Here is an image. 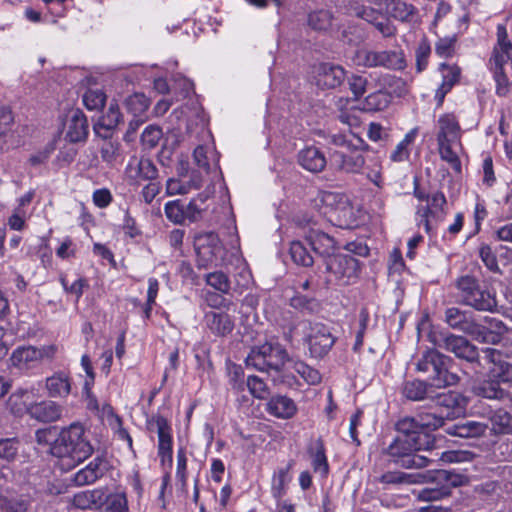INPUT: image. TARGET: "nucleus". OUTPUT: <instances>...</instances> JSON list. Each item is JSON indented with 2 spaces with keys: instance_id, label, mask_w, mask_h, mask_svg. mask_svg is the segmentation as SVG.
<instances>
[{
  "instance_id": "nucleus-52",
  "label": "nucleus",
  "mask_w": 512,
  "mask_h": 512,
  "mask_svg": "<svg viewBox=\"0 0 512 512\" xmlns=\"http://www.w3.org/2000/svg\"><path fill=\"white\" fill-rule=\"evenodd\" d=\"M106 510L108 512H127L128 503L125 493L117 492L113 494L106 493V499L104 502Z\"/></svg>"
},
{
  "instance_id": "nucleus-55",
  "label": "nucleus",
  "mask_w": 512,
  "mask_h": 512,
  "mask_svg": "<svg viewBox=\"0 0 512 512\" xmlns=\"http://www.w3.org/2000/svg\"><path fill=\"white\" fill-rule=\"evenodd\" d=\"M418 475L408 474L404 472L394 471L384 473L380 477V482L386 484H400V483H416L418 480L416 479Z\"/></svg>"
},
{
  "instance_id": "nucleus-50",
  "label": "nucleus",
  "mask_w": 512,
  "mask_h": 512,
  "mask_svg": "<svg viewBox=\"0 0 512 512\" xmlns=\"http://www.w3.org/2000/svg\"><path fill=\"white\" fill-rule=\"evenodd\" d=\"M416 133V130H411L405 135L404 139L397 144L395 150L390 155L392 161L402 162L409 157L408 147L414 141Z\"/></svg>"
},
{
  "instance_id": "nucleus-41",
  "label": "nucleus",
  "mask_w": 512,
  "mask_h": 512,
  "mask_svg": "<svg viewBox=\"0 0 512 512\" xmlns=\"http://www.w3.org/2000/svg\"><path fill=\"white\" fill-rule=\"evenodd\" d=\"M333 14L326 9L313 11L308 16V24L311 28L318 31L328 30L333 23Z\"/></svg>"
},
{
  "instance_id": "nucleus-18",
  "label": "nucleus",
  "mask_w": 512,
  "mask_h": 512,
  "mask_svg": "<svg viewBox=\"0 0 512 512\" xmlns=\"http://www.w3.org/2000/svg\"><path fill=\"white\" fill-rule=\"evenodd\" d=\"M151 425H155L158 435V455L162 463L166 460L172 462V435L171 426L163 416L153 417L150 421Z\"/></svg>"
},
{
  "instance_id": "nucleus-48",
  "label": "nucleus",
  "mask_w": 512,
  "mask_h": 512,
  "mask_svg": "<svg viewBox=\"0 0 512 512\" xmlns=\"http://www.w3.org/2000/svg\"><path fill=\"white\" fill-rule=\"evenodd\" d=\"M201 186V180L196 177L191 180L190 183H183L179 179L170 178L166 182V194L169 196L177 194H186L191 188H199Z\"/></svg>"
},
{
  "instance_id": "nucleus-58",
  "label": "nucleus",
  "mask_w": 512,
  "mask_h": 512,
  "mask_svg": "<svg viewBox=\"0 0 512 512\" xmlns=\"http://www.w3.org/2000/svg\"><path fill=\"white\" fill-rule=\"evenodd\" d=\"M249 389L250 393L258 399H263L267 395V386L264 381L257 376H249L246 380L245 387Z\"/></svg>"
},
{
  "instance_id": "nucleus-49",
  "label": "nucleus",
  "mask_w": 512,
  "mask_h": 512,
  "mask_svg": "<svg viewBox=\"0 0 512 512\" xmlns=\"http://www.w3.org/2000/svg\"><path fill=\"white\" fill-rule=\"evenodd\" d=\"M293 370L309 385H317L321 382V374L302 361H295Z\"/></svg>"
},
{
  "instance_id": "nucleus-37",
  "label": "nucleus",
  "mask_w": 512,
  "mask_h": 512,
  "mask_svg": "<svg viewBox=\"0 0 512 512\" xmlns=\"http://www.w3.org/2000/svg\"><path fill=\"white\" fill-rule=\"evenodd\" d=\"M439 412H426V413H419L416 415L417 421L420 425V428L422 431L425 430H435L444 424L445 419H449L446 416V413L448 411H451L452 408L447 409L446 407H440Z\"/></svg>"
},
{
  "instance_id": "nucleus-6",
  "label": "nucleus",
  "mask_w": 512,
  "mask_h": 512,
  "mask_svg": "<svg viewBox=\"0 0 512 512\" xmlns=\"http://www.w3.org/2000/svg\"><path fill=\"white\" fill-rule=\"evenodd\" d=\"M289 360L286 349L277 342H265L251 349L246 365L258 371H280Z\"/></svg>"
},
{
  "instance_id": "nucleus-64",
  "label": "nucleus",
  "mask_w": 512,
  "mask_h": 512,
  "mask_svg": "<svg viewBox=\"0 0 512 512\" xmlns=\"http://www.w3.org/2000/svg\"><path fill=\"white\" fill-rule=\"evenodd\" d=\"M350 90L356 99L361 97L366 91L367 79L359 76L353 75L348 80Z\"/></svg>"
},
{
  "instance_id": "nucleus-17",
  "label": "nucleus",
  "mask_w": 512,
  "mask_h": 512,
  "mask_svg": "<svg viewBox=\"0 0 512 512\" xmlns=\"http://www.w3.org/2000/svg\"><path fill=\"white\" fill-rule=\"evenodd\" d=\"M315 84L322 89H333L345 79V71L338 65L320 63L313 68Z\"/></svg>"
},
{
  "instance_id": "nucleus-60",
  "label": "nucleus",
  "mask_w": 512,
  "mask_h": 512,
  "mask_svg": "<svg viewBox=\"0 0 512 512\" xmlns=\"http://www.w3.org/2000/svg\"><path fill=\"white\" fill-rule=\"evenodd\" d=\"M443 71H447L448 74H444V81L437 92V95L441 93V97H444L459 78V71L455 67L443 66Z\"/></svg>"
},
{
  "instance_id": "nucleus-3",
  "label": "nucleus",
  "mask_w": 512,
  "mask_h": 512,
  "mask_svg": "<svg viewBox=\"0 0 512 512\" xmlns=\"http://www.w3.org/2000/svg\"><path fill=\"white\" fill-rule=\"evenodd\" d=\"M53 456L68 459L69 465H76L87 459L93 452V447L87 438L82 424L75 422L63 428L51 444Z\"/></svg>"
},
{
  "instance_id": "nucleus-27",
  "label": "nucleus",
  "mask_w": 512,
  "mask_h": 512,
  "mask_svg": "<svg viewBox=\"0 0 512 512\" xmlns=\"http://www.w3.org/2000/svg\"><path fill=\"white\" fill-rule=\"evenodd\" d=\"M298 163L305 170L318 173L325 168L327 161L325 155L317 147L309 146L299 151Z\"/></svg>"
},
{
  "instance_id": "nucleus-13",
  "label": "nucleus",
  "mask_w": 512,
  "mask_h": 512,
  "mask_svg": "<svg viewBox=\"0 0 512 512\" xmlns=\"http://www.w3.org/2000/svg\"><path fill=\"white\" fill-rule=\"evenodd\" d=\"M322 202L331 208V217L335 218L338 226L350 228L356 225L353 207L345 195L325 192L322 196Z\"/></svg>"
},
{
  "instance_id": "nucleus-34",
  "label": "nucleus",
  "mask_w": 512,
  "mask_h": 512,
  "mask_svg": "<svg viewBox=\"0 0 512 512\" xmlns=\"http://www.w3.org/2000/svg\"><path fill=\"white\" fill-rule=\"evenodd\" d=\"M45 387L50 397L65 398L71 392V381L66 374L60 372L48 377Z\"/></svg>"
},
{
  "instance_id": "nucleus-4",
  "label": "nucleus",
  "mask_w": 512,
  "mask_h": 512,
  "mask_svg": "<svg viewBox=\"0 0 512 512\" xmlns=\"http://www.w3.org/2000/svg\"><path fill=\"white\" fill-rule=\"evenodd\" d=\"M403 395L412 401L430 399L439 407L452 408L446 413L448 418L460 416L466 406L464 398L459 393L452 391L436 393L432 385L419 380L407 382L403 387Z\"/></svg>"
},
{
  "instance_id": "nucleus-14",
  "label": "nucleus",
  "mask_w": 512,
  "mask_h": 512,
  "mask_svg": "<svg viewBox=\"0 0 512 512\" xmlns=\"http://www.w3.org/2000/svg\"><path fill=\"white\" fill-rule=\"evenodd\" d=\"M326 271L343 284H349L359 273V262L348 254H333L325 260Z\"/></svg>"
},
{
  "instance_id": "nucleus-22",
  "label": "nucleus",
  "mask_w": 512,
  "mask_h": 512,
  "mask_svg": "<svg viewBox=\"0 0 512 512\" xmlns=\"http://www.w3.org/2000/svg\"><path fill=\"white\" fill-rule=\"evenodd\" d=\"M88 135V122L85 115L75 110L70 113L66 121V139L70 142L84 141Z\"/></svg>"
},
{
  "instance_id": "nucleus-51",
  "label": "nucleus",
  "mask_w": 512,
  "mask_h": 512,
  "mask_svg": "<svg viewBox=\"0 0 512 512\" xmlns=\"http://www.w3.org/2000/svg\"><path fill=\"white\" fill-rule=\"evenodd\" d=\"M206 283L223 294L229 293L231 289L229 277L222 271L207 274Z\"/></svg>"
},
{
  "instance_id": "nucleus-47",
  "label": "nucleus",
  "mask_w": 512,
  "mask_h": 512,
  "mask_svg": "<svg viewBox=\"0 0 512 512\" xmlns=\"http://www.w3.org/2000/svg\"><path fill=\"white\" fill-rule=\"evenodd\" d=\"M290 255L292 260L301 266L310 267L313 265L314 260L311 254L307 251L306 247L299 240L292 241L290 244Z\"/></svg>"
},
{
  "instance_id": "nucleus-29",
  "label": "nucleus",
  "mask_w": 512,
  "mask_h": 512,
  "mask_svg": "<svg viewBox=\"0 0 512 512\" xmlns=\"http://www.w3.org/2000/svg\"><path fill=\"white\" fill-rule=\"evenodd\" d=\"M193 158L195 164L206 173L218 168L219 157L213 143L197 146L194 149Z\"/></svg>"
},
{
  "instance_id": "nucleus-8",
  "label": "nucleus",
  "mask_w": 512,
  "mask_h": 512,
  "mask_svg": "<svg viewBox=\"0 0 512 512\" xmlns=\"http://www.w3.org/2000/svg\"><path fill=\"white\" fill-rule=\"evenodd\" d=\"M197 255V264L200 268L222 265L226 256V249L213 232L198 234L194 240Z\"/></svg>"
},
{
  "instance_id": "nucleus-1",
  "label": "nucleus",
  "mask_w": 512,
  "mask_h": 512,
  "mask_svg": "<svg viewBox=\"0 0 512 512\" xmlns=\"http://www.w3.org/2000/svg\"><path fill=\"white\" fill-rule=\"evenodd\" d=\"M435 439L432 436H422L418 442L412 438L397 437L385 450V453L395 464L405 469H421L436 461L443 463H459L469 459L466 451H444L435 453L434 458L416 454L417 451H432Z\"/></svg>"
},
{
  "instance_id": "nucleus-2",
  "label": "nucleus",
  "mask_w": 512,
  "mask_h": 512,
  "mask_svg": "<svg viewBox=\"0 0 512 512\" xmlns=\"http://www.w3.org/2000/svg\"><path fill=\"white\" fill-rule=\"evenodd\" d=\"M483 352L493 366L488 370L485 379L473 384L472 392L490 400L505 399L509 392L503 386L512 388V363L501 360L500 351L494 348H486Z\"/></svg>"
},
{
  "instance_id": "nucleus-43",
  "label": "nucleus",
  "mask_w": 512,
  "mask_h": 512,
  "mask_svg": "<svg viewBox=\"0 0 512 512\" xmlns=\"http://www.w3.org/2000/svg\"><path fill=\"white\" fill-rule=\"evenodd\" d=\"M149 104V99L141 93H135L129 96L125 101L127 111L134 117H144Z\"/></svg>"
},
{
  "instance_id": "nucleus-61",
  "label": "nucleus",
  "mask_w": 512,
  "mask_h": 512,
  "mask_svg": "<svg viewBox=\"0 0 512 512\" xmlns=\"http://www.w3.org/2000/svg\"><path fill=\"white\" fill-rule=\"evenodd\" d=\"M446 198L442 192H436L427 199V205L421 206L422 208H428L431 211L438 212L442 216H446L445 211Z\"/></svg>"
},
{
  "instance_id": "nucleus-42",
  "label": "nucleus",
  "mask_w": 512,
  "mask_h": 512,
  "mask_svg": "<svg viewBox=\"0 0 512 512\" xmlns=\"http://www.w3.org/2000/svg\"><path fill=\"white\" fill-rule=\"evenodd\" d=\"M390 96L384 91L369 94L362 103V109L368 112L381 111L388 107Z\"/></svg>"
},
{
  "instance_id": "nucleus-40",
  "label": "nucleus",
  "mask_w": 512,
  "mask_h": 512,
  "mask_svg": "<svg viewBox=\"0 0 512 512\" xmlns=\"http://www.w3.org/2000/svg\"><path fill=\"white\" fill-rule=\"evenodd\" d=\"M490 421L495 434H509L512 432V416L507 411L496 410L491 415Z\"/></svg>"
},
{
  "instance_id": "nucleus-23",
  "label": "nucleus",
  "mask_w": 512,
  "mask_h": 512,
  "mask_svg": "<svg viewBox=\"0 0 512 512\" xmlns=\"http://www.w3.org/2000/svg\"><path fill=\"white\" fill-rule=\"evenodd\" d=\"M449 361L450 359L447 356L439 353L437 350H428L419 359L417 370L424 373L432 372V380H434L437 375L443 373L444 365H447Z\"/></svg>"
},
{
  "instance_id": "nucleus-16",
  "label": "nucleus",
  "mask_w": 512,
  "mask_h": 512,
  "mask_svg": "<svg viewBox=\"0 0 512 512\" xmlns=\"http://www.w3.org/2000/svg\"><path fill=\"white\" fill-rule=\"evenodd\" d=\"M435 344L455 354L456 357L473 362L478 358V352L466 338L453 334L441 335Z\"/></svg>"
},
{
  "instance_id": "nucleus-63",
  "label": "nucleus",
  "mask_w": 512,
  "mask_h": 512,
  "mask_svg": "<svg viewBox=\"0 0 512 512\" xmlns=\"http://www.w3.org/2000/svg\"><path fill=\"white\" fill-rule=\"evenodd\" d=\"M17 453V442L13 439L0 440V459L12 460Z\"/></svg>"
},
{
  "instance_id": "nucleus-54",
  "label": "nucleus",
  "mask_w": 512,
  "mask_h": 512,
  "mask_svg": "<svg viewBox=\"0 0 512 512\" xmlns=\"http://www.w3.org/2000/svg\"><path fill=\"white\" fill-rule=\"evenodd\" d=\"M83 102L89 110H99L104 107L106 95L99 89H89L83 95Z\"/></svg>"
},
{
  "instance_id": "nucleus-20",
  "label": "nucleus",
  "mask_w": 512,
  "mask_h": 512,
  "mask_svg": "<svg viewBox=\"0 0 512 512\" xmlns=\"http://www.w3.org/2000/svg\"><path fill=\"white\" fill-rule=\"evenodd\" d=\"M126 175L130 180L140 182L143 180H154L158 170L154 163L148 158L132 157L126 167Z\"/></svg>"
},
{
  "instance_id": "nucleus-21",
  "label": "nucleus",
  "mask_w": 512,
  "mask_h": 512,
  "mask_svg": "<svg viewBox=\"0 0 512 512\" xmlns=\"http://www.w3.org/2000/svg\"><path fill=\"white\" fill-rule=\"evenodd\" d=\"M491 62L494 69H503V65H512V44L507 38V31L504 26L497 27V45L494 47Z\"/></svg>"
},
{
  "instance_id": "nucleus-31",
  "label": "nucleus",
  "mask_w": 512,
  "mask_h": 512,
  "mask_svg": "<svg viewBox=\"0 0 512 512\" xmlns=\"http://www.w3.org/2000/svg\"><path fill=\"white\" fill-rule=\"evenodd\" d=\"M106 499L105 488L86 490L74 496V505L80 509H100Z\"/></svg>"
},
{
  "instance_id": "nucleus-24",
  "label": "nucleus",
  "mask_w": 512,
  "mask_h": 512,
  "mask_svg": "<svg viewBox=\"0 0 512 512\" xmlns=\"http://www.w3.org/2000/svg\"><path fill=\"white\" fill-rule=\"evenodd\" d=\"M106 469V461L101 457H96L74 475L73 481L78 486L92 484L104 475Z\"/></svg>"
},
{
  "instance_id": "nucleus-32",
  "label": "nucleus",
  "mask_w": 512,
  "mask_h": 512,
  "mask_svg": "<svg viewBox=\"0 0 512 512\" xmlns=\"http://www.w3.org/2000/svg\"><path fill=\"white\" fill-rule=\"evenodd\" d=\"M488 426L478 421L454 424L446 429L447 434L460 438H477L485 434Z\"/></svg>"
},
{
  "instance_id": "nucleus-56",
  "label": "nucleus",
  "mask_w": 512,
  "mask_h": 512,
  "mask_svg": "<svg viewBox=\"0 0 512 512\" xmlns=\"http://www.w3.org/2000/svg\"><path fill=\"white\" fill-rule=\"evenodd\" d=\"M479 257L481 258L483 264L494 273H500V267L498 265L496 254L493 252L492 248L487 244H482L479 247Z\"/></svg>"
},
{
  "instance_id": "nucleus-11",
  "label": "nucleus",
  "mask_w": 512,
  "mask_h": 512,
  "mask_svg": "<svg viewBox=\"0 0 512 512\" xmlns=\"http://www.w3.org/2000/svg\"><path fill=\"white\" fill-rule=\"evenodd\" d=\"M302 236L311 249L324 260L332 256L336 250V241L328 233L321 230L318 223L308 220L302 227Z\"/></svg>"
},
{
  "instance_id": "nucleus-44",
  "label": "nucleus",
  "mask_w": 512,
  "mask_h": 512,
  "mask_svg": "<svg viewBox=\"0 0 512 512\" xmlns=\"http://www.w3.org/2000/svg\"><path fill=\"white\" fill-rule=\"evenodd\" d=\"M28 399V390L18 389L9 397L7 402L8 408L15 415H21L24 412L28 413V408L30 405L27 402Z\"/></svg>"
},
{
  "instance_id": "nucleus-39",
  "label": "nucleus",
  "mask_w": 512,
  "mask_h": 512,
  "mask_svg": "<svg viewBox=\"0 0 512 512\" xmlns=\"http://www.w3.org/2000/svg\"><path fill=\"white\" fill-rule=\"evenodd\" d=\"M292 463H289L286 467L279 468L276 470L272 477L271 493L274 498L281 499L286 494V488L291 480L289 475Z\"/></svg>"
},
{
  "instance_id": "nucleus-9",
  "label": "nucleus",
  "mask_w": 512,
  "mask_h": 512,
  "mask_svg": "<svg viewBox=\"0 0 512 512\" xmlns=\"http://www.w3.org/2000/svg\"><path fill=\"white\" fill-rule=\"evenodd\" d=\"M354 64L363 67H385L402 69L405 67L403 54L396 51H374L367 48L358 49L353 56Z\"/></svg>"
},
{
  "instance_id": "nucleus-38",
  "label": "nucleus",
  "mask_w": 512,
  "mask_h": 512,
  "mask_svg": "<svg viewBox=\"0 0 512 512\" xmlns=\"http://www.w3.org/2000/svg\"><path fill=\"white\" fill-rule=\"evenodd\" d=\"M442 214L431 211L428 208L417 207L416 222L418 226H423L425 231L430 234L437 226L444 221Z\"/></svg>"
},
{
  "instance_id": "nucleus-25",
  "label": "nucleus",
  "mask_w": 512,
  "mask_h": 512,
  "mask_svg": "<svg viewBox=\"0 0 512 512\" xmlns=\"http://www.w3.org/2000/svg\"><path fill=\"white\" fill-rule=\"evenodd\" d=\"M266 411L279 419H290L297 412L295 402L284 395H275L266 404Z\"/></svg>"
},
{
  "instance_id": "nucleus-46",
  "label": "nucleus",
  "mask_w": 512,
  "mask_h": 512,
  "mask_svg": "<svg viewBox=\"0 0 512 512\" xmlns=\"http://www.w3.org/2000/svg\"><path fill=\"white\" fill-rule=\"evenodd\" d=\"M460 142H438V150L442 160L446 161L457 171H461V163L454 147Z\"/></svg>"
},
{
  "instance_id": "nucleus-53",
  "label": "nucleus",
  "mask_w": 512,
  "mask_h": 512,
  "mask_svg": "<svg viewBox=\"0 0 512 512\" xmlns=\"http://www.w3.org/2000/svg\"><path fill=\"white\" fill-rule=\"evenodd\" d=\"M166 217L175 224H181L186 219L184 206L180 200L169 201L165 204Z\"/></svg>"
},
{
  "instance_id": "nucleus-36",
  "label": "nucleus",
  "mask_w": 512,
  "mask_h": 512,
  "mask_svg": "<svg viewBox=\"0 0 512 512\" xmlns=\"http://www.w3.org/2000/svg\"><path fill=\"white\" fill-rule=\"evenodd\" d=\"M397 431L400 433L399 437L412 438L418 442L422 436H431L426 431H422L417 421V417H405L399 420L396 424Z\"/></svg>"
},
{
  "instance_id": "nucleus-30",
  "label": "nucleus",
  "mask_w": 512,
  "mask_h": 512,
  "mask_svg": "<svg viewBox=\"0 0 512 512\" xmlns=\"http://www.w3.org/2000/svg\"><path fill=\"white\" fill-rule=\"evenodd\" d=\"M205 323L208 329L218 336H225L234 328V322L230 315L224 312L210 311L206 313Z\"/></svg>"
},
{
  "instance_id": "nucleus-45",
  "label": "nucleus",
  "mask_w": 512,
  "mask_h": 512,
  "mask_svg": "<svg viewBox=\"0 0 512 512\" xmlns=\"http://www.w3.org/2000/svg\"><path fill=\"white\" fill-rule=\"evenodd\" d=\"M312 466L316 473L325 477L329 471L328 461L325 455L324 445L321 440H317L312 451Z\"/></svg>"
},
{
  "instance_id": "nucleus-15",
  "label": "nucleus",
  "mask_w": 512,
  "mask_h": 512,
  "mask_svg": "<svg viewBox=\"0 0 512 512\" xmlns=\"http://www.w3.org/2000/svg\"><path fill=\"white\" fill-rule=\"evenodd\" d=\"M438 479L444 480L445 484L440 487H427L420 490L419 500L426 502L441 500L451 494V488L461 486L466 481L464 476L446 470L438 471Z\"/></svg>"
},
{
  "instance_id": "nucleus-5",
  "label": "nucleus",
  "mask_w": 512,
  "mask_h": 512,
  "mask_svg": "<svg viewBox=\"0 0 512 512\" xmlns=\"http://www.w3.org/2000/svg\"><path fill=\"white\" fill-rule=\"evenodd\" d=\"M459 301L478 311L492 312L497 307L495 294L484 289L477 278L463 275L455 282Z\"/></svg>"
},
{
  "instance_id": "nucleus-19",
  "label": "nucleus",
  "mask_w": 512,
  "mask_h": 512,
  "mask_svg": "<svg viewBox=\"0 0 512 512\" xmlns=\"http://www.w3.org/2000/svg\"><path fill=\"white\" fill-rule=\"evenodd\" d=\"M63 407L52 400L30 403L28 414L32 419L42 423L56 422L62 417Z\"/></svg>"
},
{
  "instance_id": "nucleus-7",
  "label": "nucleus",
  "mask_w": 512,
  "mask_h": 512,
  "mask_svg": "<svg viewBox=\"0 0 512 512\" xmlns=\"http://www.w3.org/2000/svg\"><path fill=\"white\" fill-rule=\"evenodd\" d=\"M445 322L453 329L459 330L480 342H495V337L486 332V327L479 324L470 311L450 307L445 311Z\"/></svg>"
},
{
  "instance_id": "nucleus-26",
  "label": "nucleus",
  "mask_w": 512,
  "mask_h": 512,
  "mask_svg": "<svg viewBox=\"0 0 512 512\" xmlns=\"http://www.w3.org/2000/svg\"><path fill=\"white\" fill-rule=\"evenodd\" d=\"M437 142H460L461 129L453 114L441 115L437 121Z\"/></svg>"
},
{
  "instance_id": "nucleus-57",
  "label": "nucleus",
  "mask_w": 512,
  "mask_h": 512,
  "mask_svg": "<svg viewBox=\"0 0 512 512\" xmlns=\"http://www.w3.org/2000/svg\"><path fill=\"white\" fill-rule=\"evenodd\" d=\"M229 383L234 390L244 391L246 381L244 380V371L239 365L228 367Z\"/></svg>"
},
{
  "instance_id": "nucleus-35",
  "label": "nucleus",
  "mask_w": 512,
  "mask_h": 512,
  "mask_svg": "<svg viewBox=\"0 0 512 512\" xmlns=\"http://www.w3.org/2000/svg\"><path fill=\"white\" fill-rule=\"evenodd\" d=\"M387 11L389 14L402 22H410L417 15V8L403 0H388Z\"/></svg>"
},
{
  "instance_id": "nucleus-12",
  "label": "nucleus",
  "mask_w": 512,
  "mask_h": 512,
  "mask_svg": "<svg viewBox=\"0 0 512 512\" xmlns=\"http://www.w3.org/2000/svg\"><path fill=\"white\" fill-rule=\"evenodd\" d=\"M304 334L310 353L314 357L325 356L335 343V337L330 329L320 322H309L305 326Z\"/></svg>"
},
{
  "instance_id": "nucleus-62",
  "label": "nucleus",
  "mask_w": 512,
  "mask_h": 512,
  "mask_svg": "<svg viewBox=\"0 0 512 512\" xmlns=\"http://www.w3.org/2000/svg\"><path fill=\"white\" fill-rule=\"evenodd\" d=\"M176 479L181 482L183 486L187 482V456L185 450L180 448L177 451V466H176Z\"/></svg>"
},
{
  "instance_id": "nucleus-10",
  "label": "nucleus",
  "mask_w": 512,
  "mask_h": 512,
  "mask_svg": "<svg viewBox=\"0 0 512 512\" xmlns=\"http://www.w3.org/2000/svg\"><path fill=\"white\" fill-rule=\"evenodd\" d=\"M56 353V348L53 345H46L42 347L34 346H21L16 348L10 358V365L20 371H26L36 367L43 359L52 358Z\"/></svg>"
},
{
  "instance_id": "nucleus-33",
  "label": "nucleus",
  "mask_w": 512,
  "mask_h": 512,
  "mask_svg": "<svg viewBox=\"0 0 512 512\" xmlns=\"http://www.w3.org/2000/svg\"><path fill=\"white\" fill-rule=\"evenodd\" d=\"M121 113L117 104H110L107 113L102 116L99 122L94 126L95 133L107 139L110 137L111 131L119 124Z\"/></svg>"
},
{
  "instance_id": "nucleus-59",
  "label": "nucleus",
  "mask_w": 512,
  "mask_h": 512,
  "mask_svg": "<svg viewBox=\"0 0 512 512\" xmlns=\"http://www.w3.org/2000/svg\"><path fill=\"white\" fill-rule=\"evenodd\" d=\"M162 137V131L159 127L148 126L141 135L142 144L147 148H154Z\"/></svg>"
},
{
  "instance_id": "nucleus-28",
  "label": "nucleus",
  "mask_w": 512,
  "mask_h": 512,
  "mask_svg": "<svg viewBox=\"0 0 512 512\" xmlns=\"http://www.w3.org/2000/svg\"><path fill=\"white\" fill-rule=\"evenodd\" d=\"M331 163L339 170L356 173L359 172L365 164L364 156L357 152L345 154L341 151H335L331 154Z\"/></svg>"
}]
</instances>
